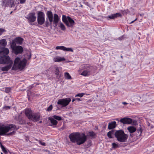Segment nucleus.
Returning <instances> with one entry per match:
<instances>
[{
    "label": "nucleus",
    "mask_w": 154,
    "mask_h": 154,
    "mask_svg": "<svg viewBox=\"0 0 154 154\" xmlns=\"http://www.w3.org/2000/svg\"><path fill=\"white\" fill-rule=\"evenodd\" d=\"M71 101L70 98L60 99L58 100L57 104L61 105L62 107H65L69 104Z\"/></svg>",
    "instance_id": "11"
},
{
    "label": "nucleus",
    "mask_w": 154,
    "mask_h": 154,
    "mask_svg": "<svg viewBox=\"0 0 154 154\" xmlns=\"http://www.w3.org/2000/svg\"><path fill=\"white\" fill-rule=\"evenodd\" d=\"M64 76L66 79H71V77L69 73L68 72H65L64 73Z\"/></svg>",
    "instance_id": "30"
},
{
    "label": "nucleus",
    "mask_w": 154,
    "mask_h": 154,
    "mask_svg": "<svg viewBox=\"0 0 154 154\" xmlns=\"http://www.w3.org/2000/svg\"><path fill=\"white\" fill-rule=\"evenodd\" d=\"M1 154H3L2 153H1Z\"/></svg>",
    "instance_id": "55"
},
{
    "label": "nucleus",
    "mask_w": 154,
    "mask_h": 154,
    "mask_svg": "<svg viewBox=\"0 0 154 154\" xmlns=\"http://www.w3.org/2000/svg\"><path fill=\"white\" fill-rule=\"evenodd\" d=\"M69 137L72 142L76 143L78 145L83 144L87 140V136L83 133H72L69 135Z\"/></svg>",
    "instance_id": "1"
},
{
    "label": "nucleus",
    "mask_w": 154,
    "mask_h": 154,
    "mask_svg": "<svg viewBox=\"0 0 154 154\" xmlns=\"http://www.w3.org/2000/svg\"><path fill=\"white\" fill-rule=\"evenodd\" d=\"M52 105H51L48 108L47 110L48 111H50L52 109Z\"/></svg>",
    "instance_id": "39"
},
{
    "label": "nucleus",
    "mask_w": 154,
    "mask_h": 154,
    "mask_svg": "<svg viewBox=\"0 0 154 154\" xmlns=\"http://www.w3.org/2000/svg\"><path fill=\"white\" fill-rule=\"evenodd\" d=\"M12 13V11H11V14Z\"/></svg>",
    "instance_id": "53"
},
{
    "label": "nucleus",
    "mask_w": 154,
    "mask_h": 154,
    "mask_svg": "<svg viewBox=\"0 0 154 154\" xmlns=\"http://www.w3.org/2000/svg\"><path fill=\"white\" fill-rule=\"evenodd\" d=\"M0 50V56H6L9 53V50L8 48H4L1 49Z\"/></svg>",
    "instance_id": "18"
},
{
    "label": "nucleus",
    "mask_w": 154,
    "mask_h": 154,
    "mask_svg": "<svg viewBox=\"0 0 154 154\" xmlns=\"http://www.w3.org/2000/svg\"><path fill=\"white\" fill-rule=\"evenodd\" d=\"M15 133V132L14 131L10 133H9V135H11V134H14V133Z\"/></svg>",
    "instance_id": "49"
},
{
    "label": "nucleus",
    "mask_w": 154,
    "mask_h": 154,
    "mask_svg": "<svg viewBox=\"0 0 154 154\" xmlns=\"http://www.w3.org/2000/svg\"><path fill=\"white\" fill-rule=\"evenodd\" d=\"M39 143H40L42 145H43V146H46V143H44V142H42L41 141H39Z\"/></svg>",
    "instance_id": "41"
},
{
    "label": "nucleus",
    "mask_w": 154,
    "mask_h": 154,
    "mask_svg": "<svg viewBox=\"0 0 154 154\" xmlns=\"http://www.w3.org/2000/svg\"><path fill=\"white\" fill-rule=\"evenodd\" d=\"M28 20L29 23L31 25L32 23L35 21L36 19L35 13L34 12L30 13L26 17Z\"/></svg>",
    "instance_id": "13"
},
{
    "label": "nucleus",
    "mask_w": 154,
    "mask_h": 154,
    "mask_svg": "<svg viewBox=\"0 0 154 154\" xmlns=\"http://www.w3.org/2000/svg\"><path fill=\"white\" fill-rule=\"evenodd\" d=\"M14 5L13 0H5L2 2V6L5 7H9L12 8Z\"/></svg>",
    "instance_id": "14"
},
{
    "label": "nucleus",
    "mask_w": 154,
    "mask_h": 154,
    "mask_svg": "<svg viewBox=\"0 0 154 154\" xmlns=\"http://www.w3.org/2000/svg\"><path fill=\"white\" fill-rule=\"evenodd\" d=\"M54 18L53 23L55 24V26H56L57 25V24L59 20L58 16L56 14H54Z\"/></svg>",
    "instance_id": "25"
},
{
    "label": "nucleus",
    "mask_w": 154,
    "mask_h": 154,
    "mask_svg": "<svg viewBox=\"0 0 154 154\" xmlns=\"http://www.w3.org/2000/svg\"><path fill=\"white\" fill-rule=\"evenodd\" d=\"M64 128H64V127L63 126V127H62L61 128H60V130H63L64 129Z\"/></svg>",
    "instance_id": "48"
},
{
    "label": "nucleus",
    "mask_w": 154,
    "mask_h": 154,
    "mask_svg": "<svg viewBox=\"0 0 154 154\" xmlns=\"http://www.w3.org/2000/svg\"><path fill=\"white\" fill-rule=\"evenodd\" d=\"M63 50L64 51H68L73 52V50L72 48H66L64 46L63 49Z\"/></svg>",
    "instance_id": "29"
},
{
    "label": "nucleus",
    "mask_w": 154,
    "mask_h": 154,
    "mask_svg": "<svg viewBox=\"0 0 154 154\" xmlns=\"http://www.w3.org/2000/svg\"><path fill=\"white\" fill-rule=\"evenodd\" d=\"M54 72L55 74L57 75L56 78L59 79L63 75L60 72V70H61L62 68L61 67L56 66L54 68Z\"/></svg>",
    "instance_id": "15"
},
{
    "label": "nucleus",
    "mask_w": 154,
    "mask_h": 154,
    "mask_svg": "<svg viewBox=\"0 0 154 154\" xmlns=\"http://www.w3.org/2000/svg\"><path fill=\"white\" fill-rule=\"evenodd\" d=\"M59 26L60 27L61 29L62 30H64L66 29V27L62 23H60Z\"/></svg>",
    "instance_id": "33"
},
{
    "label": "nucleus",
    "mask_w": 154,
    "mask_h": 154,
    "mask_svg": "<svg viewBox=\"0 0 154 154\" xmlns=\"http://www.w3.org/2000/svg\"><path fill=\"white\" fill-rule=\"evenodd\" d=\"M5 31V30L4 29L0 28V36Z\"/></svg>",
    "instance_id": "40"
},
{
    "label": "nucleus",
    "mask_w": 154,
    "mask_h": 154,
    "mask_svg": "<svg viewBox=\"0 0 154 154\" xmlns=\"http://www.w3.org/2000/svg\"><path fill=\"white\" fill-rule=\"evenodd\" d=\"M26 63V59H23L21 60L20 58L16 57L14 60L12 70H16L18 69H22L25 66Z\"/></svg>",
    "instance_id": "2"
},
{
    "label": "nucleus",
    "mask_w": 154,
    "mask_h": 154,
    "mask_svg": "<svg viewBox=\"0 0 154 154\" xmlns=\"http://www.w3.org/2000/svg\"><path fill=\"white\" fill-rule=\"evenodd\" d=\"M7 44V42L5 39H3L0 40V49L5 48Z\"/></svg>",
    "instance_id": "22"
},
{
    "label": "nucleus",
    "mask_w": 154,
    "mask_h": 154,
    "mask_svg": "<svg viewBox=\"0 0 154 154\" xmlns=\"http://www.w3.org/2000/svg\"><path fill=\"white\" fill-rule=\"evenodd\" d=\"M40 123H41L42 122V121H40Z\"/></svg>",
    "instance_id": "54"
},
{
    "label": "nucleus",
    "mask_w": 154,
    "mask_h": 154,
    "mask_svg": "<svg viewBox=\"0 0 154 154\" xmlns=\"http://www.w3.org/2000/svg\"><path fill=\"white\" fill-rule=\"evenodd\" d=\"M52 117H53L54 119L58 121H60L62 120V118L61 117L56 115L53 116Z\"/></svg>",
    "instance_id": "32"
},
{
    "label": "nucleus",
    "mask_w": 154,
    "mask_h": 154,
    "mask_svg": "<svg viewBox=\"0 0 154 154\" xmlns=\"http://www.w3.org/2000/svg\"><path fill=\"white\" fill-rule=\"evenodd\" d=\"M121 16V14L120 13H117L112 14L108 16L105 17L106 18L107 20H109V19H114L117 17H120Z\"/></svg>",
    "instance_id": "19"
},
{
    "label": "nucleus",
    "mask_w": 154,
    "mask_h": 154,
    "mask_svg": "<svg viewBox=\"0 0 154 154\" xmlns=\"http://www.w3.org/2000/svg\"><path fill=\"white\" fill-rule=\"evenodd\" d=\"M122 37H119L118 38V39L119 40H121L122 39Z\"/></svg>",
    "instance_id": "50"
},
{
    "label": "nucleus",
    "mask_w": 154,
    "mask_h": 154,
    "mask_svg": "<svg viewBox=\"0 0 154 154\" xmlns=\"http://www.w3.org/2000/svg\"><path fill=\"white\" fill-rule=\"evenodd\" d=\"M116 125V122L115 121L111 122L109 123L108 128L111 130L115 128Z\"/></svg>",
    "instance_id": "21"
},
{
    "label": "nucleus",
    "mask_w": 154,
    "mask_h": 154,
    "mask_svg": "<svg viewBox=\"0 0 154 154\" xmlns=\"http://www.w3.org/2000/svg\"><path fill=\"white\" fill-rule=\"evenodd\" d=\"M75 100L78 101H79L81 100H80V99L79 98H75Z\"/></svg>",
    "instance_id": "45"
},
{
    "label": "nucleus",
    "mask_w": 154,
    "mask_h": 154,
    "mask_svg": "<svg viewBox=\"0 0 154 154\" xmlns=\"http://www.w3.org/2000/svg\"><path fill=\"white\" fill-rule=\"evenodd\" d=\"M48 120L50 121L51 124L50 125V126H55L57 124V122L54 119L53 117H49L48 118Z\"/></svg>",
    "instance_id": "20"
},
{
    "label": "nucleus",
    "mask_w": 154,
    "mask_h": 154,
    "mask_svg": "<svg viewBox=\"0 0 154 154\" xmlns=\"http://www.w3.org/2000/svg\"><path fill=\"white\" fill-rule=\"evenodd\" d=\"M20 0V4H23L26 1V0Z\"/></svg>",
    "instance_id": "43"
},
{
    "label": "nucleus",
    "mask_w": 154,
    "mask_h": 154,
    "mask_svg": "<svg viewBox=\"0 0 154 154\" xmlns=\"http://www.w3.org/2000/svg\"><path fill=\"white\" fill-rule=\"evenodd\" d=\"M75 100H75V99H73L72 100V102H74Z\"/></svg>",
    "instance_id": "51"
},
{
    "label": "nucleus",
    "mask_w": 154,
    "mask_h": 154,
    "mask_svg": "<svg viewBox=\"0 0 154 154\" xmlns=\"http://www.w3.org/2000/svg\"><path fill=\"white\" fill-rule=\"evenodd\" d=\"M13 61L8 56L1 57H0V64L12 65Z\"/></svg>",
    "instance_id": "8"
},
{
    "label": "nucleus",
    "mask_w": 154,
    "mask_h": 154,
    "mask_svg": "<svg viewBox=\"0 0 154 154\" xmlns=\"http://www.w3.org/2000/svg\"><path fill=\"white\" fill-rule=\"evenodd\" d=\"M10 91V89L9 88H7L5 89V91L6 92H9Z\"/></svg>",
    "instance_id": "42"
},
{
    "label": "nucleus",
    "mask_w": 154,
    "mask_h": 154,
    "mask_svg": "<svg viewBox=\"0 0 154 154\" xmlns=\"http://www.w3.org/2000/svg\"><path fill=\"white\" fill-rule=\"evenodd\" d=\"M18 128L19 127H17L15 125L13 124H9L8 126H2L0 127V135H5L6 133L11 130V129H13L12 130H17Z\"/></svg>",
    "instance_id": "5"
},
{
    "label": "nucleus",
    "mask_w": 154,
    "mask_h": 154,
    "mask_svg": "<svg viewBox=\"0 0 154 154\" xmlns=\"http://www.w3.org/2000/svg\"><path fill=\"white\" fill-rule=\"evenodd\" d=\"M17 120L18 121L17 123L19 124L22 125L24 123V121L23 120L21 119V116L20 115L17 118Z\"/></svg>",
    "instance_id": "27"
},
{
    "label": "nucleus",
    "mask_w": 154,
    "mask_h": 154,
    "mask_svg": "<svg viewBox=\"0 0 154 154\" xmlns=\"http://www.w3.org/2000/svg\"><path fill=\"white\" fill-rule=\"evenodd\" d=\"M122 104H124V105H127L128 103H127L125 102H123L122 103Z\"/></svg>",
    "instance_id": "47"
},
{
    "label": "nucleus",
    "mask_w": 154,
    "mask_h": 154,
    "mask_svg": "<svg viewBox=\"0 0 154 154\" xmlns=\"http://www.w3.org/2000/svg\"><path fill=\"white\" fill-rule=\"evenodd\" d=\"M65 60L64 57H61L59 56H56L53 59V60L55 62H59Z\"/></svg>",
    "instance_id": "24"
},
{
    "label": "nucleus",
    "mask_w": 154,
    "mask_h": 154,
    "mask_svg": "<svg viewBox=\"0 0 154 154\" xmlns=\"http://www.w3.org/2000/svg\"><path fill=\"white\" fill-rule=\"evenodd\" d=\"M137 131L139 135H140L142 131V129L140 127L137 130Z\"/></svg>",
    "instance_id": "36"
},
{
    "label": "nucleus",
    "mask_w": 154,
    "mask_h": 154,
    "mask_svg": "<svg viewBox=\"0 0 154 154\" xmlns=\"http://www.w3.org/2000/svg\"><path fill=\"white\" fill-rule=\"evenodd\" d=\"M0 146L1 148L2 149V151L5 153H7V151L6 150L5 147L2 144V143H0Z\"/></svg>",
    "instance_id": "31"
},
{
    "label": "nucleus",
    "mask_w": 154,
    "mask_h": 154,
    "mask_svg": "<svg viewBox=\"0 0 154 154\" xmlns=\"http://www.w3.org/2000/svg\"><path fill=\"white\" fill-rule=\"evenodd\" d=\"M64 46H57L56 47V49L57 50H63V49Z\"/></svg>",
    "instance_id": "35"
},
{
    "label": "nucleus",
    "mask_w": 154,
    "mask_h": 154,
    "mask_svg": "<svg viewBox=\"0 0 154 154\" xmlns=\"http://www.w3.org/2000/svg\"><path fill=\"white\" fill-rule=\"evenodd\" d=\"M91 68L92 67L89 65H82L81 66V69L83 71L80 74L85 76H88L89 75Z\"/></svg>",
    "instance_id": "7"
},
{
    "label": "nucleus",
    "mask_w": 154,
    "mask_h": 154,
    "mask_svg": "<svg viewBox=\"0 0 154 154\" xmlns=\"http://www.w3.org/2000/svg\"><path fill=\"white\" fill-rule=\"evenodd\" d=\"M23 40V39L22 38L20 37L16 38L12 41L11 45H16V44L21 45Z\"/></svg>",
    "instance_id": "16"
},
{
    "label": "nucleus",
    "mask_w": 154,
    "mask_h": 154,
    "mask_svg": "<svg viewBox=\"0 0 154 154\" xmlns=\"http://www.w3.org/2000/svg\"><path fill=\"white\" fill-rule=\"evenodd\" d=\"M47 17L45 23V26L48 27L49 25H51L53 21V15L51 11H48L47 13Z\"/></svg>",
    "instance_id": "10"
},
{
    "label": "nucleus",
    "mask_w": 154,
    "mask_h": 154,
    "mask_svg": "<svg viewBox=\"0 0 154 154\" xmlns=\"http://www.w3.org/2000/svg\"><path fill=\"white\" fill-rule=\"evenodd\" d=\"M84 95V93H79V94H76L75 96V97H83V96Z\"/></svg>",
    "instance_id": "38"
},
{
    "label": "nucleus",
    "mask_w": 154,
    "mask_h": 154,
    "mask_svg": "<svg viewBox=\"0 0 154 154\" xmlns=\"http://www.w3.org/2000/svg\"><path fill=\"white\" fill-rule=\"evenodd\" d=\"M37 21L40 25H43L45 22V14L44 12L38 11L37 14Z\"/></svg>",
    "instance_id": "9"
},
{
    "label": "nucleus",
    "mask_w": 154,
    "mask_h": 154,
    "mask_svg": "<svg viewBox=\"0 0 154 154\" xmlns=\"http://www.w3.org/2000/svg\"><path fill=\"white\" fill-rule=\"evenodd\" d=\"M25 113L28 119L33 121L36 122L40 119L41 117L40 113L34 112L30 109H26Z\"/></svg>",
    "instance_id": "3"
},
{
    "label": "nucleus",
    "mask_w": 154,
    "mask_h": 154,
    "mask_svg": "<svg viewBox=\"0 0 154 154\" xmlns=\"http://www.w3.org/2000/svg\"><path fill=\"white\" fill-rule=\"evenodd\" d=\"M120 122L123 124H129L132 122V119L131 118L125 117L121 119Z\"/></svg>",
    "instance_id": "17"
},
{
    "label": "nucleus",
    "mask_w": 154,
    "mask_h": 154,
    "mask_svg": "<svg viewBox=\"0 0 154 154\" xmlns=\"http://www.w3.org/2000/svg\"><path fill=\"white\" fill-rule=\"evenodd\" d=\"M12 65H8L6 66L0 67V70L3 71H8L12 67Z\"/></svg>",
    "instance_id": "23"
},
{
    "label": "nucleus",
    "mask_w": 154,
    "mask_h": 154,
    "mask_svg": "<svg viewBox=\"0 0 154 154\" xmlns=\"http://www.w3.org/2000/svg\"><path fill=\"white\" fill-rule=\"evenodd\" d=\"M62 21L68 27L73 28L75 22L74 20L70 17H66L63 15L62 17Z\"/></svg>",
    "instance_id": "6"
},
{
    "label": "nucleus",
    "mask_w": 154,
    "mask_h": 154,
    "mask_svg": "<svg viewBox=\"0 0 154 154\" xmlns=\"http://www.w3.org/2000/svg\"><path fill=\"white\" fill-rule=\"evenodd\" d=\"M121 58H123V56H121Z\"/></svg>",
    "instance_id": "52"
},
{
    "label": "nucleus",
    "mask_w": 154,
    "mask_h": 154,
    "mask_svg": "<svg viewBox=\"0 0 154 154\" xmlns=\"http://www.w3.org/2000/svg\"><path fill=\"white\" fill-rule=\"evenodd\" d=\"M89 135L93 138L95 137V133L93 131H90L89 132Z\"/></svg>",
    "instance_id": "34"
},
{
    "label": "nucleus",
    "mask_w": 154,
    "mask_h": 154,
    "mask_svg": "<svg viewBox=\"0 0 154 154\" xmlns=\"http://www.w3.org/2000/svg\"><path fill=\"white\" fill-rule=\"evenodd\" d=\"M115 136L117 138L118 140L121 142H126L128 137V135L122 130L116 131L115 133Z\"/></svg>",
    "instance_id": "4"
},
{
    "label": "nucleus",
    "mask_w": 154,
    "mask_h": 154,
    "mask_svg": "<svg viewBox=\"0 0 154 154\" xmlns=\"http://www.w3.org/2000/svg\"><path fill=\"white\" fill-rule=\"evenodd\" d=\"M112 144L113 148H115L118 147V145L115 143H112Z\"/></svg>",
    "instance_id": "37"
},
{
    "label": "nucleus",
    "mask_w": 154,
    "mask_h": 154,
    "mask_svg": "<svg viewBox=\"0 0 154 154\" xmlns=\"http://www.w3.org/2000/svg\"><path fill=\"white\" fill-rule=\"evenodd\" d=\"M137 19V18H136L134 20L132 21L130 23H133L135 21H136Z\"/></svg>",
    "instance_id": "46"
},
{
    "label": "nucleus",
    "mask_w": 154,
    "mask_h": 154,
    "mask_svg": "<svg viewBox=\"0 0 154 154\" xmlns=\"http://www.w3.org/2000/svg\"><path fill=\"white\" fill-rule=\"evenodd\" d=\"M3 108L6 109H9L10 108V107L9 106H6L3 107Z\"/></svg>",
    "instance_id": "44"
},
{
    "label": "nucleus",
    "mask_w": 154,
    "mask_h": 154,
    "mask_svg": "<svg viewBox=\"0 0 154 154\" xmlns=\"http://www.w3.org/2000/svg\"><path fill=\"white\" fill-rule=\"evenodd\" d=\"M127 129L130 133H133L135 132L136 130V128L134 126L128 127Z\"/></svg>",
    "instance_id": "26"
},
{
    "label": "nucleus",
    "mask_w": 154,
    "mask_h": 154,
    "mask_svg": "<svg viewBox=\"0 0 154 154\" xmlns=\"http://www.w3.org/2000/svg\"><path fill=\"white\" fill-rule=\"evenodd\" d=\"M114 130H112L109 131L107 134V136L110 138H112V134H114Z\"/></svg>",
    "instance_id": "28"
},
{
    "label": "nucleus",
    "mask_w": 154,
    "mask_h": 154,
    "mask_svg": "<svg viewBox=\"0 0 154 154\" xmlns=\"http://www.w3.org/2000/svg\"><path fill=\"white\" fill-rule=\"evenodd\" d=\"M11 47L13 52L16 54H21L23 51V48L20 46L11 45Z\"/></svg>",
    "instance_id": "12"
}]
</instances>
